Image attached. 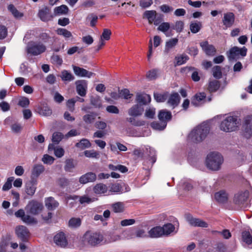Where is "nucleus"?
I'll list each match as a JSON object with an SVG mask.
<instances>
[{
	"instance_id": "nucleus-1",
	"label": "nucleus",
	"mask_w": 252,
	"mask_h": 252,
	"mask_svg": "<svg viewBox=\"0 0 252 252\" xmlns=\"http://www.w3.org/2000/svg\"><path fill=\"white\" fill-rule=\"evenodd\" d=\"M210 131V126L207 124L200 125L189 133L188 139L190 142L198 143L202 141L206 137Z\"/></svg>"
},
{
	"instance_id": "nucleus-2",
	"label": "nucleus",
	"mask_w": 252,
	"mask_h": 252,
	"mask_svg": "<svg viewBox=\"0 0 252 252\" xmlns=\"http://www.w3.org/2000/svg\"><path fill=\"white\" fill-rule=\"evenodd\" d=\"M103 240V236L100 232L88 231L82 238V242L85 246L95 247L101 244Z\"/></svg>"
},
{
	"instance_id": "nucleus-3",
	"label": "nucleus",
	"mask_w": 252,
	"mask_h": 252,
	"mask_svg": "<svg viewBox=\"0 0 252 252\" xmlns=\"http://www.w3.org/2000/svg\"><path fill=\"white\" fill-rule=\"evenodd\" d=\"M223 158L218 152H212L208 154L206 159L207 167L212 170H218L223 162Z\"/></svg>"
},
{
	"instance_id": "nucleus-4",
	"label": "nucleus",
	"mask_w": 252,
	"mask_h": 252,
	"mask_svg": "<svg viewBox=\"0 0 252 252\" xmlns=\"http://www.w3.org/2000/svg\"><path fill=\"white\" fill-rule=\"evenodd\" d=\"M239 125L236 116L226 117L220 124V129L226 132L234 131L237 130Z\"/></svg>"
},
{
	"instance_id": "nucleus-5",
	"label": "nucleus",
	"mask_w": 252,
	"mask_h": 252,
	"mask_svg": "<svg viewBox=\"0 0 252 252\" xmlns=\"http://www.w3.org/2000/svg\"><path fill=\"white\" fill-rule=\"evenodd\" d=\"M46 50V46L39 42L31 41L28 43L27 47V53L33 56L39 55Z\"/></svg>"
},
{
	"instance_id": "nucleus-6",
	"label": "nucleus",
	"mask_w": 252,
	"mask_h": 252,
	"mask_svg": "<svg viewBox=\"0 0 252 252\" xmlns=\"http://www.w3.org/2000/svg\"><path fill=\"white\" fill-rule=\"evenodd\" d=\"M242 130L244 137L247 139L252 136V115H247L244 118Z\"/></svg>"
},
{
	"instance_id": "nucleus-7",
	"label": "nucleus",
	"mask_w": 252,
	"mask_h": 252,
	"mask_svg": "<svg viewBox=\"0 0 252 252\" xmlns=\"http://www.w3.org/2000/svg\"><path fill=\"white\" fill-rule=\"evenodd\" d=\"M247 53V49L245 46L241 48L234 46L231 48L226 54L229 60H233L239 58L240 56L242 57H245Z\"/></svg>"
},
{
	"instance_id": "nucleus-8",
	"label": "nucleus",
	"mask_w": 252,
	"mask_h": 252,
	"mask_svg": "<svg viewBox=\"0 0 252 252\" xmlns=\"http://www.w3.org/2000/svg\"><path fill=\"white\" fill-rule=\"evenodd\" d=\"M37 16L42 22H48L52 21L55 16L52 13L50 7L48 6H44L39 9Z\"/></svg>"
},
{
	"instance_id": "nucleus-9",
	"label": "nucleus",
	"mask_w": 252,
	"mask_h": 252,
	"mask_svg": "<svg viewBox=\"0 0 252 252\" xmlns=\"http://www.w3.org/2000/svg\"><path fill=\"white\" fill-rule=\"evenodd\" d=\"M43 209L42 204L37 201L32 200L28 203L25 207L27 214L36 215L40 213Z\"/></svg>"
},
{
	"instance_id": "nucleus-10",
	"label": "nucleus",
	"mask_w": 252,
	"mask_h": 252,
	"mask_svg": "<svg viewBox=\"0 0 252 252\" xmlns=\"http://www.w3.org/2000/svg\"><path fill=\"white\" fill-rule=\"evenodd\" d=\"M15 215L16 217L21 218L27 224H36L37 223V220L35 218L28 214L26 215L23 209H20L16 212Z\"/></svg>"
},
{
	"instance_id": "nucleus-11",
	"label": "nucleus",
	"mask_w": 252,
	"mask_h": 252,
	"mask_svg": "<svg viewBox=\"0 0 252 252\" xmlns=\"http://www.w3.org/2000/svg\"><path fill=\"white\" fill-rule=\"evenodd\" d=\"M15 233L22 242H26L28 241L30 236V232L27 227L23 225H19L16 227Z\"/></svg>"
},
{
	"instance_id": "nucleus-12",
	"label": "nucleus",
	"mask_w": 252,
	"mask_h": 252,
	"mask_svg": "<svg viewBox=\"0 0 252 252\" xmlns=\"http://www.w3.org/2000/svg\"><path fill=\"white\" fill-rule=\"evenodd\" d=\"M249 196V192L247 190L238 192L234 196L233 201L239 206L243 205L247 201Z\"/></svg>"
},
{
	"instance_id": "nucleus-13",
	"label": "nucleus",
	"mask_w": 252,
	"mask_h": 252,
	"mask_svg": "<svg viewBox=\"0 0 252 252\" xmlns=\"http://www.w3.org/2000/svg\"><path fill=\"white\" fill-rule=\"evenodd\" d=\"M76 89L77 94L81 96H86L88 87L87 82L86 80H78L76 81Z\"/></svg>"
},
{
	"instance_id": "nucleus-14",
	"label": "nucleus",
	"mask_w": 252,
	"mask_h": 252,
	"mask_svg": "<svg viewBox=\"0 0 252 252\" xmlns=\"http://www.w3.org/2000/svg\"><path fill=\"white\" fill-rule=\"evenodd\" d=\"M35 111L39 115L44 116H50L52 113V110L47 104H38L35 107Z\"/></svg>"
},
{
	"instance_id": "nucleus-15",
	"label": "nucleus",
	"mask_w": 252,
	"mask_h": 252,
	"mask_svg": "<svg viewBox=\"0 0 252 252\" xmlns=\"http://www.w3.org/2000/svg\"><path fill=\"white\" fill-rule=\"evenodd\" d=\"M200 45L203 51L209 56H213L216 53V49L213 45L209 44L207 41L201 42Z\"/></svg>"
},
{
	"instance_id": "nucleus-16",
	"label": "nucleus",
	"mask_w": 252,
	"mask_h": 252,
	"mask_svg": "<svg viewBox=\"0 0 252 252\" xmlns=\"http://www.w3.org/2000/svg\"><path fill=\"white\" fill-rule=\"evenodd\" d=\"M187 220L190 225L193 226L203 228H206L208 226V223L205 221L199 219L194 218L190 215L187 217Z\"/></svg>"
},
{
	"instance_id": "nucleus-17",
	"label": "nucleus",
	"mask_w": 252,
	"mask_h": 252,
	"mask_svg": "<svg viewBox=\"0 0 252 252\" xmlns=\"http://www.w3.org/2000/svg\"><path fill=\"white\" fill-rule=\"evenodd\" d=\"M180 99V96L178 93H173L170 95L169 94L167 103L174 109L179 105Z\"/></svg>"
},
{
	"instance_id": "nucleus-18",
	"label": "nucleus",
	"mask_w": 252,
	"mask_h": 252,
	"mask_svg": "<svg viewBox=\"0 0 252 252\" xmlns=\"http://www.w3.org/2000/svg\"><path fill=\"white\" fill-rule=\"evenodd\" d=\"M235 15L232 12H227L224 14L222 19L223 25L226 28L231 27L234 23Z\"/></svg>"
},
{
	"instance_id": "nucleus-19",
	"label": "nucleus",
	"mask_w": 252,
	"mask_h": 252,
	"mask_svg": "<svg viewBox=\"0 0 252 252\" xmlns=\"http://www.w3.org/2000/svg\"><path fill=\"white\" fill-rule=\"evenodd\" d=\"M96 179V174L93 172H88L82 175L79 178V182L82 184H86L89 182H94Z\"/></svg>"
},
{
	"instance_id": "nucleus-20",
	"label": "nucleus",
	"mask_w": 252,
	"mask_h": 252,
	"mask_svg": "<svg viewBox=\"0 0 252 252\" xmlns=\"http://www.w3.org/2000/svg\"><path fill=\"white\" fill-rule=\"evenodd\" d=\"M206 97V94L204 92L199 93L195 94L191 98V103L195 106H199L202 102H204Z\"/></svg>"
},
{
	"instance_id": "nucleus-21",
	"label": "nucleus",
	"mask_w": 252,
	"mask_h": 252,
	"mask_svg": "<svg viewBox=\"0 0 252 252\" xmlns=\"http://www.w3.org/2000/svg\"><path fill=\"white\" fill-rule=\"evenodd\" d=\"M45 168L41 164H35L32 170L31 179L36 180V179L44 171Z\"/></svg>"
},
{
	"instance_id": "nucleus-22",
	"label": "nucleus",
	"mask_w": 252,
	"mask_h": 252,
	"mask_svg": "<svg viewBox=\"0 0 252 252\" xmlns=\"http://www.w3.org/2000/svg\"><path fill=\"white\" fill-rule=\"evenodd\" d=\"M36 180L32 179L26 183L25 191L28 195L32 196L34 194L36 189Z\"/></svg>"
},
{
	"instance_id": "nucleus-23",
	"label": "nucleus",
	"mask_w": 252,
	"mask_h": 252,
	"mask_svg": "<svg viewBox=\"0 0 252 252\" xmlns=\"http://www.w3.org/2000/svg\"><path fill=\"white\" fill-rule=\"evenodd\" d=\"M144 109L143 107L136 104L132 106L128 111L129 115L132 117H137L141 116L144 112Z\"/></svg>"
},
{
	"instance_id": "nucleus-24",
	"label": "nucleus",
	"mask_w": 252,
	"mask_h": 252,
	"mask_svg": "<svg viewBox=\"0 0 252 252\" xmlns=\"http://www.w3.org/2000/svg\"><path fill=\"white\" fill-rule=\"evenodd\" d=\"M73 69L75 74L78 76L91 78L93 75L95 74L94 73L89 72L83 68L75 65L73 66Z\"/></svg>"
},
{
	"instance_id": "nucleus-25",
	"label": "nucleus",
	"mask_w": 252,
	"mask_h": 252,
	"mask_svg": "<svg viewBox=\"0 0 252 252\" xmlns=\"http://www.w3.org/2000/svg\"><path fill=\"white\" fill-rule=\"evenodd\" d=\"M151 100L149 94H137L136 95V101L139 105H147L150 102Z\"/></svg>"
},
{
	"instance_id": "nucleus-26",
	"label": "nucleus",
	"mask_w": 252,
	"mask_h": 252,
	"mask_svg": "<svg viewBox=\"0 0 252 252\" xmlns=\"http://www.w3.org/2000/svg\"><path fill=\"white\" fill-rule=\"evenodd\" d=\"M172 118L171 112L166 109H162L159 111L158 114V118L161 122H164L167 123Z\"/></svg>"
},
{
	"instance_id": "nucleus-27",
	"label": "nucleus",
	"mask_w": 252,
	"mask_h": 252,
	"mask_svg": "<svg viewBox=\"0 0 252 252\" xmlns=\"http://www.w3.org/2000/svg\"><path fill=\"white\" fill-rule=\"evenodd\" d=\"M54 240L57 245L61 247H64L67 244V242L64 234L63 232H61L57 234L54 236Z\"/></svg>"
},
{
	"instance_id": "nucleus-28",
	"label": "nucleus",
	"mask_w": 252,
	"mask_h": 252,
	"mask_svg": "<svg viewBox=\"0 0 252 252\" xmlns=\"http://www.w3.org/2000/svg\"><path fill=\"white\" fill-rule=\"evenodd\" d=\"M215 198L219 203H224L227 202L228 196L225 191L220 190L215 193Z\"/></svg>"
},
{
	"instance_id": "nucleus-29",
	"label": "nucleus",
	"mask_w": 252,
	"mask_h": 252,
	"mask_svg": "<svg viewBox=\"0 0 252 252\" xmlns=\"http://www.w3.org/2000/svg\"><path fill=\"white\" fill-rule=\"evenodd\" d=\"M149 235L151 238H159L163 236L161 226H157L153 227L149 231Z\"/></svg>"
},
{
	"instance_id": "nucleus-30",
	"label": "nucleus",
	"mask_w": 252,
	"mask_h": 252,
	"mask_svg": "<svg viewBox=\"0 0 252 252\" xmlns=\"http://www.w3.org/2000/svg\"><path fill=\"white\" fill-rule=\"evenodd\" d=\"M220 87V82L217 80H214L209 82L207 89L210 93H213L217 92Z\"/></svg>"
},
{
	"instance_id": "nucleus-31",
	"label": "nucleus",
	"mask_w": 252,
	"mask_h": 252,
	"mask_svg": "<svg viewBox=\"0 0 252 252\" xmlns=\"http://www.w3.org/2000/svg\"><path fill=\"white\" fill-rule=\"evenodd\" d=\"M45 202L46 207L49 210H53L59 206V203L52 197L47 198Z\"/></svg>"
},
{
	"instance_id": "nucleus-32",
	"label": "nucleus",
	"mask_w": 252,
	"mask_h": 252,
	"mask_svg": "<svg viewBox=\"0 0 252 252\" xmlns=\"http://www.w3.org/2000/svg\"><path fill=\"white\" fill-rule=\"evenodd\" d=\"M175 226L171 223L164 224L161 227L162 232L163 236H168L175 230Z\"/></svg>"
},
{
	"instance_id": "nucleus-33",
	"label": "nucleus",
	"mask_w": 252,
	"mask_h": 252,
	"mask_svg": "<svg viewBox=\"0 0 252 252\" xmlns=\"http://www.w3.org/2000/svg\"><path fill=\"white\" fill-rule=\"evenodd\" d=\"M169 97V93L167 92L163 93L158 92L154 93V97L156 101L158 102H163L167 99Z\"/></svg>"
},
{
	"instance_id": "nucleus-34",
	"label": "nucleus",
	"mask_w": 252,
	"mask_h": 252,
	"mask_svg": "<svg viewBox=\"0 0 252 252\" xmlns=\"http://www.w3.org/2000/svg\"><path fill=\"white\" fill-rule=\"evenodd\" d=\"M178 42V39L177 38H172L166 41L164 51V53L168 54L170 50L177 44Z\"/></svg>"
},
{
	"instance_id": "nucleus-35",
	"label": "nucleus",
	"mask_w": 252,
	"mask_h": 252,
	"mask_svg": "<svg viewBox=\"0 0 252 252\" xmlns=\"http://www.w3.org/2000/svg\"><path fill=\"white\" fill-rule=\"evenodd\" d=\"M93 190L95 194L105 193L107 191V187L103 184L99 183L94 187Z\"/></svg>"
},
{
	"instance_id": "nucleus-36",
	"label": "nucleus",
	"mask_w": 252,
	"mask_h": 252,
	"mask_svg": "<svg viewBox=\"0 0 252 252\" xmlns=\"http://www.w3.org/2000/svg\"><path fill=\"white\" fill-rule=\"evenodd\" d=\"M97 115L96 113L91 112L90 114L85 115L83 117V120L86 124H90L94 122Z\"/></svg>"
},
{
	"instance_id": "nucleus-37",
	"label": "nucleus",
	"mask_w": 252,
	"mask_h": 252,
	"mask_svg": "<svg viewBox=\"0 0 252 252\" xmlns=\"http://www.w3.org/2000/svg\"><path fill=\"white\" fill-rule=\"evenodd\" d=\"M68 10V7L65 5H62L60 6H57L54 8V16L65 14L67 13Z\"/></svg>"
},
{
	"instance_id": "nucleus-38",
	"label": "nucleus",
	"mask_w": 252,
	"mask_h": 252,
	"mask_svg": "<svg viewBox=\"0 0 252 252\" xmlns=\"http://www.w3.org/2000/svg\"><path fill=\"white\" fill-rule=\"evenodd\" d=\"M60 77L63 81H71L75 78L74 76L66 70H63L61 72Z\"/></svg>"
},
{
	"instance_id": "nucleus-39",
	"label": "nucleus",
	"mask_w": 252,
	"mask_h": 252,
	"mask_svg": "<svg viewBox=\"0 0 252 252\" xmlns=\"http://www.w3.org/2000/svg\"><path fill=\"white\" fill-rule=\"evenodd\" d=\"M157 12L155 10H147L144 13V16L148 19L150 24H152L156 18Z\"/></svg>"
},
{
	"instance_id": "nucleus-40",
	"label": "nucleus",
	"mask_w": 252,
	"mask_h": 252,
	"mask_svg": "<svg viewBox=\"0 0 252 252\" xmlns=\"http://www.w3.org/2000/svg\"><path fill=\"white\" fill-rule=\"evenodd\" d=\"M242 239L248 245L252 244V235L248 231H244L242 232Z\"/></svg>"
},
{
	"instance_id": "nucleus-41",
	"label": "nucleus",
	"mask_w": 252,
	"mask_h": 252,
	"mask_svg": "<svg viewBox=\"0 0 252 252\" xmlns=\"http://www.w3.org/2000/svg\"><path fill=\"white\" fill-rule=\"evenodd\" d=\"M81 224V220L79 218H71L68 221V226L72 228L79 227Z\"/></svg>"
},
{
	"instance_id": "nucleus-42",
	"label": "nucleus",
	"mask_w": 252,
	"mask_h": 252,
	"mask_svg": "<svg viewBox=\"0 0 252 252\" xmlns=\"http://www.w3.org/2000/svg\"><path fill=\"white\" fill-rule=\"evenodd\" d=\"M91 144L87 139L83 138L79 142L76 143L75 146L80 149L83 150L90 147Z\"/></svg>"
},
{
	"instance_id": "nucleus-43",
	"label": "nucleus",
	"mask_w": 252,
	"mask_h": 252,
	"mask_svg": "<svg viewBox=\"0 0 252 252\" xmlns=\"http://www.w3.org/2000/svg\"><path fill=\"white\" fill-rule=\"evenodd\" d=\"M166 126V123L161 121H160V122H153L151 124V126L153 129L159 130H163Z\"/></svg>"
},
{
	"instance_id": "nucleus-44",
	"label": "nucleus",
	"mask_w": 252,
	"mask_h": 252,
	"mask_svg": "<svg viewBox=\"0 0 252 252\" xmlns=\"http://www.w3.org/2000/svg\"><path fill=\"white\" fill-rule=\"evenodd\" d=\"M159 72V69L157 68H154L148 71L146 74V77L149 80H156L158 75V73Z\"/></svg>"
},
{
	"instance_id": "nucleus-45",
	"label": "nucleus",
	"mask_w": 252,
	"mask_h": 252,
	"mask_svg": "<svg viewBox=\"0 0 252 252\" xmlns=\"http://www.w3.org/2000/svg\"><path fill=\"white\" fill-rule=\"evenodd\" d=\"M57 34L62 35L65 38H69L72 36L71 32L65 29L58 28L56 31Z\"/></svg>"
},
{
	"instance_id": "nucleus-46",
	"label": "nucleus",
	"mask_w": 252,
	"mask_h": 252,
	"mask_svg": "<svg viewBox=\"0 0 252 252\" xmlns=\"http://www.w3.org/2000/svg\"><path fill=\"white\" fill-rule=\"evenodd\" d=\"M202 27L201 23L200 22H191L189 29L191 32L193 33H196L198 32Z\"/></svg>"
},
{
	"instance_id": "nucleus-47",
	"label": "nucleus",
	"mask_w": 252,
	"mask_h": 252,
	"mask_svg": "<svg viewBox=\"0 0 252 252\" xmlns=\"http://www.w3.org/2000/svg\"><path fill=\"white\" fill-rule=\"evenodd\" d=\"M65 163V164L64 167V169L66 172H71L72 169L75 167L73 159H66Z\"/></svg>"
},
{
	"instance_id": "nucleus-48",
	"label": "nucleus",
	"mask_w": 252,
	"mask_h": 252,
	"mask_svg": "<svg viewBox=\"0 0 252 252\" xmlns=\"http://www.w3.org/2000/svg\"><path fill=\"white\" fill-rule=\"evenodd\" d=\"M213 75L214 78L219 79L222 77L221 68L220 66L216 65L212 68Z\"/></svg>"
},
{
	"instance_id": "nucleus-49",
	"label": "nucleus",
	"mask_w": 252,
	"mask_h": 252,
	"mask_svg": "<svg viewBox=\"0 0 252 252\" xmlns=\"http://www.w3.org/2000/svg\"><path fill=\"white\" fill-rule=\"evenodd\" d=\"M63 134L60 132H55L52 135V140L55 144H59L60 142L63 139Z\"/></svg>"
},
{
	"instance_id": "nucleus-50",
	"label": "nucleus",
	"mask_w": 252,
	"mask_h": 252,
	"mask_svg": "<svg viewBox=\"0 0 252 252\" xmlns=\"http://www.w3.org/2000/svg\"><path fill=\"white\" fill-rule=\"evenodd\" d=\"M213 234H219L221 235L223 238L228 239L231 237V234L229 230L223 229L222 231H219L217 230H213L212 231Z\"/></svg>"
},
{
	"instance_id": "nucleus-51",
	"label": "nucleus",
	"mask_w": 252,
	"mask_h": 252,
	"mask_svg": "<svg viewBox=\"0 0 252 252\" xmlns=\"http://www.w3.org/2000/svg\"><path fill=\"white\" fill-rule=\"evenodd\" d=\"M120 97L123 98L125 99H128L130 98L133 94H130L129 91L127 89H124L119 91Z\"/></svg>"
},
{
	"instance_id": "nucleus-52",
	"label": "nucleus",
	"mask_w": 252,
	"mask_h": 252,
	"mask_svg": "<svg viewBox=\"0 0 252 252\" xmlns=\"http://www.w3.org/2000/svg\"><path fill=\"white\" fill-rule=\"evenodd\" d=\"M84 155L87 158H99V153L94 150H87L84 152Z\"/></svg>"
},
{
	"instance_id": "nucleus-53",
	"label": "nucleus",
	"mask_w": 252,
	"mask_h": 252,
	"mask_svg": "<svg viewBox=\"0 0 252 252\" xmlns=\"http://www.w3.org/2000/svg\"><path fill=\"white\" fill-rule=\"evenodd\" d=\"M127 120L131 123V125L136 126H144L145 122L143 120H136L135 118L131 117L127 119Z\"/></svg>"
},
{
	"instance_id": "nucleus-54",
	"label": "nucleus",
	"mask_w": 252,
	"mask_h": 252,
	"mask_svg": "<svg viewBox=\"0 0 252 252\" xmlns=\"http://www.w3.org/2000/svg\"><path fill=\"white\" fill-rule=\"evenodd\" d=\"M189 59V58L187 55H182L180 56L175 57V60L176 61V64L177 65H180L184 64Z\"/></svg>"
},
{
	"instance_id": "nucleus-55",
	"label": "nucleus",
	"mask_w": 252,
	"mask_h": 252,
	"mask_svg": "<svg viewBox=\"0 0 252 252\" xmlns=\"http://www.w3.org/2000/svg\"><path fill=\"white\" fill-rule=\"evenodd\" d=\"M110 191L114 193H122V188L121 184L118 183L111 184Z\"/></svg>"
},
{
	"instance_id": "nucleus-56",
	"label": "nucleus",
	"mask_w": 252,
	"mask_h": 252,
	"mask_svg": "<svg viewBox=\"0 0 252 252\" xmlns=\"http://www.w3.org/2000/svg\"><path fill=\"white\" fill-rule=\"evenodd\" d=\"M184 27V23L182 21H177L175 23V25L172 27V29L176 30L177 32H181Z\"/></svg>"
},
{
	"instance_id": "nucleus-57",
	"label": "nucleus",
	"mask_w": 252,
	"mask_h": 252,
	"mask_svg": "<svg viewBox=\"0 0 252 252\" xmlns=\"http://www.w3.org/2000/svg\"><path fill=\"white\" fill-rule=\"evenodd\" d=\"M8 9L10 11L14 16L16 18L21 17L23 16V14L20 13L18 10L15 8L14 5L11 4L8 6Z\"/></svg>"
},
{
	"instance_id": "nucleus-58",
	"label": "nucleus",
	"mask_w": 252,
	"mask_h": 252,
	"mask_svg": "<svg viewBox=\"0 0 252 252\" xmlns=\"http://www.w3.org/2000/svg\"><path fill=\"white\" fill-rule=\"evenodd\" d=\"M113 211L115 213H121L124 211V205L122 202H117L112 206Z\"/></svg>"
},
{
	"instance_id": "nucleus-59",
	"label": "nucleus",
	"mask_w": 252,
	"mask_h": 252,
	"mask_svg": "<svg viewBox=\"0 0 252 252\" xmlns=\"http://www.w3.org/2000/svg\"><path fill=\"white\" fill-rule=\"evenodd\" d=\"M156 114V109L155 108H147L146 109L145 116L148 119H153Z\"/></svg>"
},
{
	"instance_id": "nucleus-60",
	"label": "nucleus",
	"mask_w": 252,
	"mask_h": 252,
	"mask_svg": "<svg viewBox=\"0 0 252 252\" xmlns=\"http://www.w3.org/2000/svg\"><path fill=\"white\" fill-rule=\"evenodd\" d=\"M90 101L91 104L94 106L95 108H99L101 107L102 104L101 100L99 97L92 96L90 99Z\"/></svg>"
},
{
	"instance_id": "nucleus-61",
	"label": "nucleus",
	"mask_w": 252,
	"mask_h": 252,
	"mask_svg": "<svg viewBox=\"0 0 252 252\" xmlns=\"http://www.w3.org/2000/svg\"><path fill=\"white\" fill-rule=\"evenodd\" d=\"M30 104V100L28 98L26 97H22L19 99L18 105L23 108H26L29 106Z\"/></svg>"
},
{
	"instance_id": "nucleus-62",
	"label": "nucleus",
	"mask_w": 252,
	"mask_h": 252,
	"mask_svg": "<svg viewBox=\"0 0 252 252\" xmlns=\"http://www.w3.org/2000/svg\"><path fill=\"white\" fill-rule=\"evenodd\" d=\"M14 177H9L7 181L5 183L2 187V190L4 191H6L9 190L12 188V182L14 181Z\"/></svg>"
},
{
	"instance_id": "nucleus-63",
	"label": "nucleus",
	"mask_w": 252,
	"mask_h": 252,
	"mask_svg": "<svg viewBox=\"0 0 252 252\" xmlns=\"http://www.w3.org/2000/svg\"><path fill=\"white\" fill-rule=\"evenodd\" d=\"M55 158L48 154L44 155L42 158V161L44 163L49 165L52 164Z\"/></svg>"
},
{
	"instance_id": "nucleus-64",
	"label": "nucleus",
	"mask_w": 252,
	"mask_h": 252,
	"mask_svg": "<svg viewBox=\"0 0 252 252\" xmlns=\"http://www.w3.org/2000/svg\"><path fill=\"white\" fill-rule=\"evenodd\" d=\"M112 34L110 30L108 29H104L103 30L102 33L100 36V39L103 40H108L110 38V36Z\"/></svg>"
}]
</instances>
